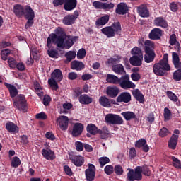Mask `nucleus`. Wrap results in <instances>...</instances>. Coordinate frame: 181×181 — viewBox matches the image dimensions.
Returning a JSON list of instances; mask_svg holds the SVG:
<instances>
[{
  "label": "nucleus",
  "mask_w": 181,
  "mask_h": 181,
  "mask_svg": "<svg viewBox=\"0 0 181 181\" xmlns=\"http://www.w3.org/2000/svg\"><path fill=\"white\" fill-rule=\"evenodd\" d=\"M55 33L51 34L47 40L48 56L52 57V59H57L59 57L57 50L52 49V43H54L59 49H70L74 45V42H76V37L66 35L64 30L60 27L55 30Z\"/></svg>",
  "instance_id": "nucleus-1"
},
{
  "label": "nucleus",
  "mask_w": 181,
  "mask_h": 181,
  "mask_svg": "<svg viewBox=\"0 0 181 181\" xmlns=\"http://www.w3.org/2000/svg\"><path fill=\"white\" fill-rule=\"evenodd\" d=\"M168 54H164L163 58L153 66V71L156 76H165L166 71L170 70V65L168 63Z\"/></svg>",
  "instance_id": "nucleus-2"
},
{
  "label": "nucleus",
  "mask_w": 181,
  "mask_h": 181,
  "mask_svg": "<svg viewBox=\"0 0 181 181\" xmlns=\"http://www.w3.org/2000/svg\"><path fill=\"white\" fill-rule=\"evenodd\" d=\"M100 30L107 37H114L115 35H121L122 28H121V23H119V22H115L111 26L105 27Z\"/></svg>",
  "instance_id": "nucleus-3"
},
{
  "label": "nucleus",
  "mask_w": 181,
  "mask_h": 181,
  "mask_svg": "<svg viewBox=\"0 0 181 181\" xmlns=\"http://www.w3.org/2000/svg\"><path fill=\"white\" fill-rule=\"evenodd\" d=\"M142 168L141 166H137L135 169H129L127 173V180L129 181H139L142 180V174L141 173Z\"/></svg>",
  "instance_id": "nucleus-4"
},
{
  "label": "nucleus",
  "mask_w": 181,
  "mask_h": 181,
  "mask_svg": "<svg viewBox=\"0 0 181 181\" xmlns=\"http://www.w3.org/2000/svg\"><path fill=\"white\" fill-rule=\"evenodd\" d=\"M105 121L110 125H122L124 119L119 115L114 114H107L105 117Z\"/></svg>",
  "instance_id": "nucleus-5"
},
{
  "label": "nucleus",
  "mask_w": 181,
  "mask_h": 181,
  "mask_svg": "<svg viewBox=\"0 0 181 181\" xmlns=\"http://www.w3.org/2000/svg\"><path fill=\"white\" fill-rule=\"evenodd\" d=\"M119 84L121 88L128 90L129 88H135L136 85L132 81H129V76L124 75L119 78Z\"/></svg>",
  "instance_id": "nucleus-6"
},
{
  "label": "nucleus",
  "mask_w": 181,
  "mask_h": 181,
  "mask_svg": "<svg viewBox=\"0 0 181 181\" xmlns=\"http://www.w3.org/2000/svg\"><path fill=\"white\" fill-rule=\"evenodd\" d=\"M13 105L16 108H18L20 111H25L26 110V99L25 95H19L16 97L14 101Z\"/></svg>",
  "instance_id": "nucleus-7"
},
{
  "label": "nucleus",
  "mask_w": 181,
  "mask_h": 181,
  "mask_svg": "<svg viewBox=\"0 0 181 181\" xmlns=\"http://www.w3.org/2000/svg\"><path fill=\"white\" fill-rule=\"evenodd\" d=\"M88 168L85 170L87 181H93L95 178V166L93 164H88Z\"/></svg>",
  "instance_id": "nucleus-8"
},
{
  "label": "nucleus",
  "mask_w": 181,
  "mask_h": 181,
  "mask_svg": "<svg viewBox=\"0 0 181 181\" xmlns=\"http://www.w3.org/2000/svg\"><path fill=\"white\" fill-rule=\"evenodd\" d=\"M57 123L59 125L62 131H66L69 128V117L61 115L57 119Z\"/></svg>",
  "instance_id": "nucleus-9"
},
{
  "label": "nucleus",
  "mask_w": 181,
  "mask_h": 181,
  "mask_svg": "<svg viewBox=\"0 0 181 181\" xmlns=\"http://www.w3.org/2000/svg\"><path fill=\"white\" fill-rule=\"evenodd\" d=\"M77 18H78V11H75L74 12V14L68 15L65 16L62 20V22L64 25H73V23L76 22V19H77Z\"/></svg>",
  "instance_id": "nucleus-10"
},
{
  "label": "nucleus",
  "mask_w": 181,
  "mask_h": 181,
  "mask_svg": "<svg viewBox=\"0 0 181 181\" xmlns=\"http://www.w3.org/2000/svg\"><path fill=\"white\" fill-rule=\"evenodd\" d=\"M174 134H173L168 141V147L170 149H176V145H177V139H179V134H180V132L178 129H175Z\"/></svg>",
  "instance_id": "nucleus-11"
},
{
  "label": "nucleus",
  "mask_w": 181,
  "mask_h": 181,
  "mask_svg": "<svg viewBox=\"0 0 181 181\" xmlns=\"http://www.w3.org/2000/svg\"><path fill=\"white\" fill-rule=\"evenodd\" d=\"M42 155L45 159H47V160H54V159H56L54 151L48 148L42 150Z\"/></svg>",
  "instance_id": "nucleus-12"
},
{
  "label": "nucleus",
  "mask_w": 181,
  "mask_h": 181,
  "mask_svg": "<svg viewBox=\"0 0 181 181\" xmlns=\"http://www.w3.org/2000/svg\"><path fill=\"white\" fill-rule=\"evenodd\" d=\"M119 93V89L116 86H108L106 89V94L110 98H115L118 93Z\"/></svg>",
  "instance_id": "nucleus-13"
},
{
  "label": "nucleus",
  "mask_w": 181,
  "mask_h": 181,
  "mask_svg": "<svg viewBox=\"0 0 181 181\" xmlns=\"http://www.w3.org/2000/svg\"><path fill=\"white\" fill-rule=\"evenodd\" d=\"M137 12L141 18H148L149 16V10L145 4H141L137 7Z\"/></svg>",
  "instance_id": "nucleus-14"
},
{
  "label": "nucleus",
  "mask_w": 181,
  "mask_h": 181,
  "mask_svg": "<svg viewBox=\"0 0 181 181\" xmlns=\"http://www.w3.org/2000/svg\"><path fill=\"white\" fill-rule=\"evenodd\" d=\"M161 36L162 30L159 28H154L149 33V38L151 39V40H158L160 39Z\"/></svg>",
  "instance_id": "nucleus-15"
},
{
  "label": "nucleus",
  "mask_w": 181,
  "mask_h": 181,
  "mask_svg": "<svg viewBox=\"0 0 181 181\" xmlns=\"http://www.w3.org/2000/svg\"><path fill=\"white\" fill-rule=\"evenodd\" d=\"M117 103H129L131 101V93L128 92L122 93L117 98Z\"/></svg>",
  "instance_id": "nucleus-16"
},
{
  "label": "nucleus",
  "mask_w": 181,
  "mask_h": 181,
  "mask_svg": "<svg viewBox=\"0 0 181 181\" xmlns=\"http://www.w3.org/2000/svg\"><path fill=\"white\" fill-rule=\"evenodd\" d=\"M83 129H84V126L81 123H76L74 125L72 130L73 136H78V135H81V132H83Z\"/></svg>",
  "instance_id": "nucleus-17"
},
{
  "label": "nucleus",
  "mask_w": 181,
  "mask_h": 181,
  "mask_svg": "<svg viewBox=\"0 0 181 181\" xmlns=\"http://www.w3.org/2000/svg\"><path fill=\"white\" fill-rule=\"evenodd\" d=\"M112 101V99L110 100L106 96H101L99 98V104L102 105V107H105V108H110Z\"/></svg>",
  "instance_id": "nucleus-18"
},
{
  "label": "nucleus",
  "mask_w": 181,
  "mask_h": 181,
  "mask_svg": "<svg viewBox=\"0 0 181 181\" xmlns=\"http://www.w3.org/2000/svg\"><path fill=\"white\" fill-rule=\"evenodd\" d=\"M4 86H6V88H8L11 98H15V97H16L17 95L19 94V91L18 90V88L15 87V86L8 83H4Z\"/></svg>",
  "instance_id": "nucleus-19"
},
{
  "label": "nucleus",
  "mask_w": 181,
  "mask_h": 181,
  "mask_svg": "<svg viewBox=\"0 0 181 181\" xmlns=\"http://www.w3.org/2000/svg\"><path fill=\"white\" fill-rule=\"evenodd\" d=\"M23 16L25 19H35V11L32 9L31 6H25Z\"/></svg>",
  "instance_id": "nucleus-20"
},
{
  "label": "nucleus",
  "mask_w": 181,
  "mask_h": 181,
  "mask_svg": "<svg viewBox=\"0 0 181 181\" xmlns=\"http://www.w3.org/2000/svg\"><path fill=\"white\" fill-rule=\"evenodd\" d=\"M144 60V56H133L130 57L129 62L132 66H141L142 61Z\"/></svg>",
  "instance_id": "nucleus-21"
},
{
  "label": "nucleus",
  "mask_w": 181,
  "mask_h": 181,
  "mask_svg": "<svg viewBox=\"0 0 181 181\" xmlns=\"http://www.w3.org/2000/svg\"><path fill=\"white\" fill-rule=\"evenodd\" d=\"M77 6V0H65L64 8L65 11H73Z\"/></svg>",
  "instance_id": "nucleus-22"
},
{
  "label": "nucleus",
  "mask_w": 181,
  "mask_h": 181,
  "mask_svg": "<svg viewBox=\"0 0 181 181\" xmlns=\"http://www.w3.org/2000/svg\"><path fill=\"white\" fill-rule=\"evenodd\" d=\"M109 21H110V16L108 15L102 16L96 21L95 22L96 27L100 29L101 26H104V25H107Z\"/></svg>",
  "instance_id": "nucleus-23"
},
{
  "label": "nucleus",
  "mask_w": 181,
  "mask_h": 181,
  "mask_svg": "<svg viewBox=\"0 0 181 181\" xmlns=\"http://www.w3.org/2000/svg\"><path fill=\"white\" fill-rule=\"evenodd\" d=\"M6 128L11 134H18V132H19V127L13 122H7L6 124Z\"/></svg>",
  "instance_id": "nucleus-24"
},
{
  "label": "nucleus",
  "mask_w": 181,
  "mask_h": 181,
  "mask_svg": "<svg viewBox=\"0 0 181 181\" xmlns=\"http://www.w3.org/2000/svg\"><path fill=\"white\" fill-rule=\"evenodd\" d=\"M128 12V6L125 3H120L117 5L116 13L118 15H125Z\"/></svg>",
  "instance_id": "nucleus-25"
},
{
  "label": "nucleus",
  "mask_w": 181,
  "mask_h": 181,
  "mask_svg": "<svg viewBox=\"0 0 181 181\" xmlns=\"http://www.w3.org/2000/svg\"><path fill=\"white\" fill-rule=\"evenodd\" d=\"M71 160H72L74 165H75V166H78V168L80 166H83L84 164V157L81 156H75L71 158Z\"/></svg>",
  "instance_id": "nucleus-26"
},
{
  "label": "nucleus",
  "mask_w": 181,
  "mask_h": 181,
  "mask_svg": "<svg viewBox=\"0 0 181 181\" xmlns=\"http://www.w3.org/2000/svg\"><path fill=\"white\" fill-rule=\"evenodd\" d=\"M71 66L72 70H76L77 71L84 69L85 67L84 63L76 60L73 61Z\"/></svg>",
  "instance_id": "nucleus-27"
},
{
  "label": "nucleus",
  "mask_w": 181,
  "mask_h": 181,
  "mask_svg": "<svg viewBox=\"0 0 181 181\" xmlns=\"http://www.w3.org/2000/svg\"><path fill=\"white\" fill-rule=\"evenodd\" d=\"M133 97L139 101V103H145V98L144 97V95L142 93H141V90L139 89H135L132 91Z\"/></svg>",
  "instance_id": "nucleus-28"
},
{
  "label": "nucleus",
  "mask_w": 181,
  "mask_h": 181,
  "mask_svg": "<svg viewBox=\"0 0 181 181\" xmlns=\"http://www.w3.org/2000/svg\"><path fill=\"white\" fill-rule=\"evenodd\" d=\"M51 78L58 82L63 80V74L62 73V71L60 69L54 70V71L52 73Z\"/></svg>",
  "instance_id": "nucleus-29"
},
{
  "label": "nucleus",
  "mask_w": 181,
  "mask_h": 181,
  "mask_svg": "<svg viewBox=\"0 0 181 181\" xmlns=\"http://www.w3.org/2000/svg\"><path fill=\"white\" fill-rule=\"evenodd\" d=\"M154 24L156 25V26H160V28H163L164 29H166V28H168V26L166 20L163 19V18L162 17L155 18Z\"/></svg>",
  "instance_id": "nucleus-30"
},
{
  "label": "nucleus",
  "mask_w": 181,
  "mask_h": 181,
  "mask_svg": "<svg viewBox=\"0 0 181 181\" xmlns=\"http://www.w3.org/2000/svg\"><path fill=\"white\" fill-rule=\"evenodd\" d=\"M153 49H155V44L153 42L147 40L144 42V52H154Z\"/></svg>",
  "instance_id": "nucleus-31"
},
{
  "label": "nucleus",
  "mask_w": 181,
  "mask_h": 181,
  "mask_svg": "<svg viewBox=\"0 0 181 181\" xmlns=\"http://www.w3.org/2000/svg\"><path fill=\"white\" fill-rule=\"evenodd\" d=\"M106 81H107V83H110V84H119V78H118L115 75L107 74L106 76Z\"/></svg>",
  "instance_id": "nucleus-32"
},
{
  "label": "nucleus",
  "mask_w": 181,
  "mask_h": 181,
  "mask_svg": "<svg viewBox=\"0 0 181 181\" xmlns=\"http://www.w3.org/2000/svg\"><path fill=\"white\" fill-rule=\"evenodd\" d=\"M14 13L16 16H23V13L25 12V6H22V5L16 4L13 7Z\"/></svg>",
  "instance_id": "nucleus-33"
},
{
  "label": "nucleus",
  "mask_w": 181,
  "mask_h": 181,
  "mask_svg": "<svg viewBox=\"0 0 181 181\" xmlns=\"http://www.w3.org/2000/svg\"><path fill=\"white\" fill-rule=\"evenodd\" d=\"M112 69L114 73H116V74H124L125 73L124 66L121 64L113 65Z\"/></svg>",
  "instance_id": "nucleus-34"
},
{
  "label": "nucleus",
  "mask_w": 181,
  "mask_h": 181,
  "mask_svg": "<svg viewBox=\"0 0 181 181\" xmlns=\"http://www.w3.org/2000/svg\"><path fill=\"white\" fill-rule=\"evenodd\" d=\"M169 43L171 46H175V49L177 50H180V44L176 40V35L173 34L170 36Z\"/></svg>",
  "instance_id": "nucleus-35"
},
{
  "label": "nucleus",
  "mask_w": 181,
  "mask_h": 181,
  "mask_svg": "<svg viewBox=\"0 0 181 181\" xmlns=\"http://www.w3.org/2000/svg\"><path fill=\"white\" fill-rule=\"evenodd\" d=\"M172 56H173V63L175 66V68L181 69V63L179 59V55H177V53L173 52Z\"/></svg>",
  "instance_id": "nucleus-36"
},
{
  "label": "nucleus",
  "mask_w": 181,
  "mask_h": 181,
  "mask_svg": "<svg viewBox=\"0 0 181 181\" xmlns=\"http://www.w3.org/2000/svg\"><path fill=\"white\" fill-rule=\"evenodd\" d=\"M121 115H122V117H124L126 121H131V119H134L136 117V115H135L134 112H123L121 113Z\"/></svg>",
  "instance_id": "nucleus-37"
},
{
  "label": "nucleus",
  "mask_w": 181,
  "mask_h": 181,
  "mask_svg": "<svg viewBox=\"0 0 181 181\" xmlns=\"http://www.w3.org/2000/svg\"><path fill=\"white\" fill-rule=\"evenodd\" d=\"M79 102L81 104H91L93 103V98L88 95L83 94L79 97Z\"/></svg>",
  "instance_id": "nucleus-38"
},
{
  "label": "nucleus",
  "mask_w": 181,
  "mask_h": 181,
  "mask_svg": "<svg viewBox=\"0 0 181 181\" xmlns=\"http://www.w3.org/2000/svg\"><path fill=\"white\" fill-rule=\"evenodd\" d=\"M144 61L146 63H152L155 60V52H145Z\"/></svg>",
  "instance_id": "nucleus-39"
},
{
  "label": "nucleus",
  "mask_w": 181,
  "mask_h": 181,
  "mask_svg": "<svg viewBox=\"0 0 181 181\" xmlns=\"http://www.w3.org/2000/svg\"><path fill=\"white\" fill-rule=\"evenodd\" d=\"M121 62V57L117 55L114 58H110L107 60L106 64L107 66H114V64H117V63H119Z\"/></svg>",
  "instance_id": "nucleus-40"
},
{
  "label": "nucleus",
  "mask_w": 181,
  "mask_h": 181,
  "mask_svg": "<svg viewBox=\"0 0 181 181\" xmlns=\"http://www.w3.org/2000/svg\"><path fill=\"white\" fill-rule=\"evenodd\" d=\"M87 132L91 135H95V134H98V128L93 124H89L87 126Z\"/></svg>",
  "instance_id": "nucleus-41"
},
{
  "label": "nucleus",
  "mask_w": 181,
  "mask_h": 181,
  "mask_svg": "<svg viewBox=\"0 0 181 181\" xmlns=\"http://www.w3.org/2000/svg\"><path fill=\"white\" fill-rule=\"evenodd\" d=\"M30 53L35 60H37L40 57V54H39V51H37V48L36 47H32L30 48Z\"/></svg>",
  "instance_id": "nucleus-42"
},
{
  "label": "nucleus",
  "mask_w": 181,
  "mask_h": 181,
  "mask_svg": "<svg viewBox=\"0 0 181 181\" xmlns=\"http://www.w3.org/2000/svg\"><path fill=\"white\" fill-rule=\"evenodd\" d=\"M65 57H66V60L69 62H71L74 59H76V52L74 51H69L65 54Z\"/></svg>",
  "instance_id": "nucleus-43"
},
{
  "label": "nucleus",
  "mask_w": 181,
  "mask_h": 181,
  "mask_svg": "<svg viewBox=\"0 0 181 181\" xmlns=\"http://www.w3.org/2000/svg\"><path fill=\"white\" fill-rule=\"evenodd\" d=\"M21 159L18 156H15L11 160V167L12 168H18L21 166Z\"/></svg>",
  "instance_id": "nucleus-44"
},
{
  "label": "nucleus",
  "mask_w": 181,
  "mask_h": 181,
  "mask_svg": "<svg viewBox=\"0 0 181 181\" xmlns=\"http://www.w3.org/2000/svg\"><path fill=\"white\" fill-rule=\"evenodd\" d=\"M163 115L165 121H169L170 118H172V112L170 111V110H169V108L165 107Z\"/></svg>",
  "instance_id": "nucleus-45"
},
{
  "label": "nucleus",
  "mask_w": 181,
  "mask_h": 181,
  "mask_svg": "<svg viewBox=\"0 0 181 181\" xmlns=\"http://www.w3.org/2000/svg\"><path fill=\"white\" fill-rule=\"evenodd\" d=\"M171 160L173 161V165L174 168H176L177 169H181V162L179 159L175 156H173L171 157Z\"/></svg>",
  "instance_id": "nucleus-46"
},
{
  "label": "nucleus",
  "mask_w": 181,
  "mask_h": 181,
  "mask_svg": "<svg viewBox=\"0 0 181 181\" xmlns=\"http://www.w3.org/2000/svg\"><path fill=\"white\" fill-rule=\"evenodd\" d=\"M34 88L39 97H42L43 95V92L42 91V87L40 86V84L39 83L35 82L34 83Z\"/></svg>",
  "instance_id": "nucleus-47"
},
{
  "label": "nucleus",
  "mask_w": 181,
  "mask_h": 181,
  "mask_svg": "<svg viewBox=\"0 0 181 181\" xmlns=\"http://www.w3.org/2000/svg\"><path fill=\"white\" fill-rule=\"evenodd\" d=\"M99 163L100 167L103 168L107 163H110V158L108 157H100L99 158Z\"/></svg>",
  "instance_id": "nucleus-48"
},
{
  "label": "nucleus",
  "mask_w": 181,
  "mask_h": 181,
  "mask_svg": "<svg viewBox=\"0 0 181 181\" xmlns=\"http://www.w3.org/2000/svg\"><path fill=\"white\" fill-rule=\"evenodd\" d=\"M56 81H57L52 79V78L48 80V84H49L52 90H57V88H59V86L57 85V82Z\"/></svg>",
  "instance_id": "nucleus-49"
},
{
  "label": "nucleus",
  "mask_w": 181,
  "mask_h": 181,
  "mask_svg": "<svg viewBox=\"0 0 181 181\" xmlns=\"http://www.w3.org/2000/svg\"><path fill=\"white\" fill-rule=\"evenodd\" d=\"M11 54V49H4L1 52V56L2 60H6L8 59V57Z\"/></svg>",
  "instance_id": "nucleus-50"
},
{
  "label": "nucleus",
  "mask_w": 181,
  "mask_h": 181,
  "mask_svg": "<svg viewBox=\"0 0 181 181\" xmlns=\"http://www.w3.org/2000/svg\"><path fill=\"white\" fill-rule=\"evenodd\" d=\"M141 168V174L144 175V176H151V170L148 166H140Z\"/></svg>",
  "instance_id": "nucleus-51"
},
{
  "label": "nucleus",
  "mask_w": 181,
  "mask_h": 181,
  "mask_svg": "<svg viewBox=\"0 0 181 181\" xmlns=\"http://www.w3.org/2000/svg\"><path fill=\"white\" fill-rule=\"evenodd\" d=\"M173 78L176 81H180L181 80V69L175 71L173 74Z\"/></svg>",
  "instance_id": "nucleus-52"
},
{
  "label": "nucleus",
  "mask_w": 181,
  "mask_h": 181,
  "mask_svg": "<svg viewBox=\"0 0 181 181\" xmlns=\"http://www.w3.org/2000/svg\"><path fill=\"white\" fill-rule=\"evenodd\" d=\"M131 53L134 56H144V54H142V50L138 48V47H135L134 48H133Z\"/></svg>",
  "instance_id": "nucleus-53"
},
{
  "label": "nucleus",
  "mask_w": 181,
  "mask_h": 181,
  "mask_svg": "<svg viewBox=\"0 0 181 181\" xmlns=\"http://www.w3.org/2000/svg\"><path fill=\"white\" fill-rule=\"evenodd\" d=\"M167 95L171 101H174V103H176L177 101V96L175 93H173L172 91L168 90L167 91Z\"/></svg>",
  "instance_id": "nucleus-54"
},
{
  "label": "nucleus",
  "mask_w": 181,
  "mask_h": 181,
  "mask_svg": "<svg viewBox=\"0 0 181 181\" xmlns=\"http://www.w3.org/2000/svg\"><path fill=\"white\" fill-rule=\"evenodd\" d=\"M77 57L79 60H81L86 57V49H81L77 52Z\"/></svg>",
  "instance_id": "nucleus-55"
},
{
  "label": "nucleus",
  "mask_w": 181,
  "mask_h": 181,
  "mask_svg": "<svg viewBox=\"0 0 181 181\" xmlns=\"http://www.w3.org/2000/svg\"><path fill=\"white\" fill-rule=\"evenodd\" d=\"M93 6L96 9H103L104 8V3L96 1L93 3Z\"/></svg>",
  "instance_id": "nucleus-56"
},
{
  "label": "nucleus",
  "mask_w": 181,
  "mask_h": 181,
  "mask_svg": "<svg viewBox=\"0 0 181 181\" xmlns=\"http://www.w3.org/2000/svg\"><path fill=\"white\" fill-rule=\"evenodd\" d=\"M113 172H114V167H112V165H109L105 167V173H106V175H112Z\"/></svg>",
  "instance_id": "nucleus-57"
},
{
  "label": "nucleus",
  "mask_w": 181,
  "mask_h": 181,
  "mask_svg": "<svg viewBox=\"0 0 181 181\" xmlns=\"http://www.w3.org/2000/svg\"><path fill=\"white\" fill-rule=\"evenodd\" d=\"M145 144H146V140L141 139L136 141L135 146L136 148H142L145 145Z\"/></svg>",
  "instance_id": "nucleus-58"
},
{
  "label": "nucleus",
  "mask_w": 181,
  "mask_h": 181,
  "mask_svg": "<svg viewBox=\"0 0 181 181\" xmlns=\"http://www.w3.org/2000/svg\"><path fill=\"white\" fill-rule=\"evenodd\" d=\"M8 63L11 69H15V67H16V61L15 59L12 57L8 58Z\"/></svg>",
  "instance_id": "nucleus-59"
},
{
  "label": "nucleus",
  "mask_w": 181,
  "mask_h": 181,
  "mask_svg": "<svg viewBox=\"0 0 181 181\" xmlns=\"http://www.w3.org/2000/svg\"><path fill=\"white\" fill-rule=\"evenodd\" d=\"M115 5L112 3H103V9L105 11H110V9H112Z\"/></svg>",
  "instance_id": "nucleus-60"
},
{
  "label": "nucleus",
  "mask_w": 181,
  "mask_h": 181,
  "mask_svg": "<svg viewBox=\"0 0 181 181\" xmlns=\"http://www.w3.org/2000/svg\"><path fill=\"white\" fill-rule=\"evenodd\" d=\"M131 78L133 81H139V80H141V74L139 73H133L131 74Z\"/></svg>",
  "instance_id": "nucleus-61"
},
{
  "label": "nucleus",
  "mask_w": 181,
  "mask_h": 181,
  "mask_svg": "<svg viewBox=\"0 0 181 181\" xmlns=\"http://www.w3.org/2000/svg\"><path fill=\"white\" fill-rule=\"evenodd\" d=\"M75 146L76 148V151L78 152H81L84 149V145H83V143L80 141H76L75 143Z\"/></svg>",
  "instance_id": "nucleus-62"
},
{
  "label": "nucleus",
  "mask_w": 181,
  "mask_h": 181,
  "mask_svg": "<svg viewBox=\"0 0 181 181\" xmlns=\"http://www.w3.org/2000/svg\"><path fill=\"white\" fill-rule=\"evenodd\" d=\"M115 173L116 175H121L124 173V170L121 165H116L115 166Z\"/></svg>",
  "instance_id": "nucleus-63"
},
{
  "label": "nucleus",
  "mask_w": 181,
  "mask_h": 181,
  "mask_svg": "<svg viewBox=\"0 0 181 181\" xmlns=\"http://www.w3.org/2000/svg\"><path fill=\"white\" fill-rule=\"evenodd\" d=\"M170 8L172 12H176V11L179 9V5H177V4L175 2H172L170 4Z\"/></svg>",
  "instance_id": "nucleus-64"
}]
</instances>
